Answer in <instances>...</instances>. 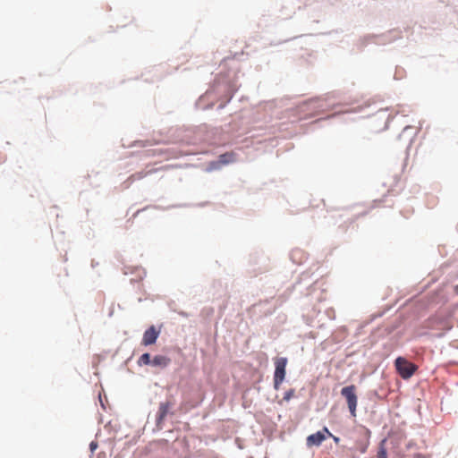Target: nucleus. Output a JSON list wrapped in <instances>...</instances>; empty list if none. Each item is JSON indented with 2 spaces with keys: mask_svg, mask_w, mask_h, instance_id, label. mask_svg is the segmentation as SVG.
<instances>
[{
  "mask_svg": "<svg viewBox=\"0 0 458 458\" xmlns=\"http://www.w3.org/2000/svg\"><path fill=\"white\" fill-rule=\"evenodd\" d=\"M97 266H98V262H97V261H95V260H92V262H91V267H97Z\"/></svg>",
  "mask_w": 458,
  "mask_h": 458,
  "instance_id": "obj_28",
  "label": "nucleus"
},
{
  "mask_svg": "<svg viewBox=\"0 0 458 458\" xmlns=\"http://www.w3.org/2000/svg\"><path fill=\"white\" fill-rule=\"evenodd\" d=\"M332 436V432L327 426H324L321 429L309 435L306 437V445L309 448L318 447L322 443Z\"/></svg>",
  "mask_w": 458,
  "mask_h": 458,
  "instance_id": "obj_8",
  "label": "nucleus"
},
{
  "mask_svg": "<svg viewBox=\"0 0 458 458\" xmlns=\"http://www.w3.org/2000/svg\"><path fill=\"white\" fill-rule=\"evenodd\" d=\"M132 357H133V353H131V356H129V357H128V358H127V359H126V360H124V361L120 365V369H124V368L128 365L129 361L132 359Z\"/></svg>",
  "mask_w": 458,
  "mask_h": 458,
  "instance_id": "obj_25",
  "label": "nucleus"
},
{
  "mask_svg": "<svg viewBox=\"0 0 458 458\" xmlns=\"http://www.w3.org/2000/svg\"><path fill=\"white\" fill-rule=\"evenodd\" d=\"M190 206H191L190 204L182 203V204L171 205L167 208H187Z\"/></svg>",
  "mask_w": 458,
  "mask_h": 458,
  "instance_id": "obj_24",
  "label": "nucleus"
},
{
  "mask_svg": "<svg viewBox=\"0 0 458 458\" xmlns=\"http://www.w3.org/2000/svg\"><path fill=\"white\" fill-rule=\"evenodd\" d=\"M340 98V93L337 91L327 92L322 96L311 98L304 102L311 106L314 111L321 112L333 109L339 104H331V100Z\"/></svg>",
  "mask_w": 458,
  "mask_h": 458,
  "instance_id": "obj_3",
  "label": "nucleus"
},
{
  "mask_svg": "<svg viewBox=\"0 0 458 458\" xmlns=\"http://www.w3.org/2000/svg\"><path fill=\"white\" fill-rule=\"evenodd\" d=\"M237 156L238 155L233 151H225L220 154L216 159L209 161L204 170L207 173L219 171L224 166L235 163Z\"/></svg>",
  "mask_w": 458,
  "mask_h": 458,
  "instance_id": "obj_5",
  "label": "nucleus"
},
{
  "mask_svg": "<svg viewBox=\"0 0 458 458\" xmlns=\"http://www.w3.org/2000/svg\"><path fill=\"white\" fill-rule=\"evenodd\" d=\"M284 380H285L284 378L273 376V386H274V389L276 390V391L279 390L281 385L283 384V382Z\"/></svg>",
  "mask_w": 458,
  "mask_h": 458,
  "instance_id": "obj_18",
  "label": "nucleus"
},
{
  "mask_svg": "<svg viewBox=\"0 0 458 458\" xmlns=\"http://www.w3.org/2000/svg\"><path fill=\"white\" fill-rule=\"evenodd\" d=\"M174 403L169 400L161 402L158 406L157 412L156 414L155 424L157 430H161L164 428V421L168 415H174V411L172 410Z\"/></svg>",
  "mask_w": 458,
  "mask_h": 458,
  "instance_id": "obj_7",
  "label": "nucleus"
},
{
  "mask_svg": "<svg viewBox=\"0 0 458 458\" xmlns=\"http://www.w3.org/2000/svg\"><path fill=\"white\" fill-rule=\"evenodd\" d=\"M399 33H400V31L394 29V30H388L386 33L379 34V35H377V34L366 35L358 41L357 48L360 51H363V49L367 47V45L369 42H374L375 44H377V45H384L386 43L394 42L396 39L401 38L399 36Z\"/></svg>",
  "mask_w": 458,
  "mask_h": 458,
  "instance_id": "obj_2",
  "label": "nucleus"
},
{
  "mask_svg": "<svg viewBox=\"0 0 458 458\" xmlns=\"http://www.w3.org/2000/svg\"><path fill=\"white\" fill-rule=\"evenodd\" d=\"M143 177H144V174L142 173H136V174H131L129 177V180L135 181V180L141 179Z\"/></svg>",
  "mask_w": 458,
  "mask_h": 458,
  "instance_id": "obj_23",
  "label": "nucleus"
},
{
  "mask_svg": "<svg viewBox=\"0 0 458 458\" xmlns=\"http://www.w3.org/2000/svg\"><path fill=\"white\" fill-rule=\"evenodd\" d=\"M387 437H383L379 443L377 452V458H388V451L386 448Z\"/></svg>",
  "mask_w": 458,
  "mask_h": 458,
  "instance_id": "obj_14",
  "label": "nucleus"
},
{
  "mask_svg": "<svg viewBox=\"0 0 458 458\" xmlns=\"http://www.w3.org/2000/svg\"><path fill=\"white\" fill-rule=\"evenodd\" d=\"M143 209H139L135 212V214L133 215V216H136L140 211H142Z\"/></svg>",
  "mask_w": 458,
  "mask_h": 458,
  "instance_id": "obj_30",
  "label": "nucleus"
},
{
  "mask_svg": "<svg viewBox=\"0 0 458 458\" xmlns=\"http://www.w3.org/2000/svg\"><path fill=\"white\" fill-rule=\"evenodd\" d=\"M394 366L398 376L403 380H409L418 370V366L404 356H397Z\"/></svg>",
  "mask_w": 458,
  "mask_h": 458,
  "instance_id": "obj_4",
  "label": "nucleus"
},
{
  "mask_svg": "<svg viewBox=\"0 0 458 458\" xmlns=\"http://www.w3.org/2000/svg\"><path fill=\"white\" fill-rule=\"evenodd\" d=\"M303 255V252L301 250L296 249L291 251L290 253V259L293 263L301 264L303 262L301 256Z\"/></svg>",
  "mask_w": 458,
  "mask_h": 458,
  "instance_id": "obj_17",
  "label": "nucleus"
},
{
  "mask_svg": "<svg viewBox=\"0 0 458 458\" xmlns=\"http://www.w3.org/2000/svg\"><path fill=\"white\" fill-rule=\"evenodd\" d=\"M171 361L172 360L170 357L163 354H157L152 358L151 367L164 369L170 365Z\"/></svg>",
  "mask_w": 458,
  "mask_h": 458,
  "instance_id": "obj_12",
  "label": "nucleus"
},
{
  "mask_svg": "<svg viewBox=\"0 0 458 458\" xmlns=\"http://www.w3.org/2000/svg\"><path fill=\"white\" fill-rule=\"evenodd\" d=\"M404 70L403 68L396 67L395 73L394 75V80H401L403 78V73Z\"/></svg>",
  "mask_w": 458,
  "mask_h": 458,
  "instance_id": "obj_21",
  "label": "nucleus"
},
{
  "mask_svg": "<svg viewBox=\"0 0 458 458\" xmlns=\"http://www.w3.org/2000/svg\"><path fill=\"white\" fill-rule=\"evenodd\" d=\"M287 363L288 359L286 357L276 358V360H275V370L273 376L285 379Z\"/></svg>",
  "mask_w": 458,
  "mask_h": 458,
  "instance_id": "obj_11",
  "label": "nucleus"
},
{
  "mask_svg": "<svg viewBox=\"0 0 458 458\" xmlns=\"http://www.w3.org/2000/svg\"><path fill=\"white\" fill-rule=\"evenodd\" d=\"M123 274L136 276V278L131 279V284L143 280L147 276L146 270L141 267H124Z\"/></svg>",
  "mask_w": 458,
  "mask_h": 458,
  "instance_id": "obj_10",
  "label": "nucleus"
},
{
  "mask_svg": "<svg viewBox=\"0 0 458 458\" xmlns=\"http://www.w3.org/2000/svg\"><path fill=\"white\" fill-rule=\"evenodd\" d=\"M168 305V308H169V310L172 311V312H177L178 310L176 308V303L174 301H171L167 303Z\"/></svg>",
  "mask_w": 458,
  "mask_h": 458,
  "instance_id": "obj_22",
  "label": "nucleus"
},
{
  "mask_svg": "<svg viewBox=\"0 0 458 458\" xmlns=\"http://www.w3.org/2000/svg\"><path fill=\"white\" fill-rule=\"evenodd\" d=\"M363 439L357 440L356 445L360 454H365L369 445V439L371 437V430L366 427H363Z\"/></svg>",
  "mask_w": 458,
  "mask_h": 458,
  "instance_id": "obj_13",
  "label": "nucleus"
},
{
  "mask_svg": "<svg viewBox=\"0 0 458 458\" xmlns=\"http://www.w3.org/2000/svg\"><path fill=\"white\" fill-rule=\"evenodd\" d=\"M329 438H332L336 445H338L341 441V438L337 436H335L333 433L332 436H329Z\"/></svg>",
  "mask_w": 458,
  "mask_h": 458,
  "instance_id": "obj_26",
  "label": "nucleus"
},
{
  "mask_svg": "<svg viewBox=\"0 0 458 458\" xmlns=\"http://www.w3.org/2000/svg\"><path fill=\"white\" fill-rule=\"evenodd\" d=\"M176 313H178L180 316L183 317V318H189L190 317V314L186 311H183V310H178Z\"/></svg>",
  "mask_w": 458,
  "mask_h": 458,
  "instance_id": "obj_27",
  "label": "nucleus"
},
{
  "mask_svg": "<svg viewBox=\"0 0 458 458\" xmlns=\"http://www.w3.org/2000/svg\"><path fill=\"white\" fill-rule=\"evenodd\" d=\"M356 386L353 384L344 386L340 394L346 401L347 407L349 409V412L352 417H356L357 405H358V395L356 393Z\"/></svg>",
  "mask_w": 458,
  "mask_h": 458,
  "instance_id": "obj_6",
  "label": "nucleus"
},
{
  "mask_svg": "<svg viewBox=\"0 0 458 458\" xmlns=\"http://www.w3.org/2000/svg\"><path fill=\"white\" fill-rule=\"evenodd\" d=\"M152 358L153 356L151 355L150 352H143L139 358H138V360H137V365L139 367H142V366H150L151 367V364H152Z\"/></svg>",
  "mask_w": 458,
  "mask_h": 458,
  "instance_id": "obj_15",
  "label": "nucleus"
},
{
  "mask_svg": "<svg viewBox=\"0 0 458 458\" xmlns=\"http://www.w3.org/2000/svg\"><path fill=\"white\" fill-rule=\"evenodd\" d=\"M113 314H114V310H113V309H111V310H110V311H109V313H108V317H112V316H113Z\"/></svg>",
  "mask_w": 458,
  "mask_h": 458,
  "instance_id": "obj_29",
  "label": "nucleus"
},
{
  "mask_svg": "<svg viewBox=\"0 0 458 458\" xmlns=\"http://www.w3.org/2000/svg\"><path fill=\"white\" fill-rule=\"evenodd\" d=\"M161 334V327H157L155 325L149 326L143 333L140 344L147 347L157 343Z\"/></svg>",
  "mask_w": 458,
  "mask_h": 458,
  "instance_id": "obj_9",
  "label": "nucleus"
},
{
  "mask_svg": "<svg viewBox=\"0 0 458 458\" xmlns=\"http://www.w3.org/2000/svg\"><path fill=\"white\" fill-rule=\"evenodd\" d=\"M138 301H139V302H141V301H142V299H141V298H139V299H138Z\"/></svg>",
  "mask_w": 458,
  "mask_h": 458,
  "instance_id": "obj_31",
  "label": "nucleus"
},
{
  "mask_svg": "<svg viewBox=\"0 0 458 458\" xmlns=\"http://www.w3.org/2000/svg\"><path fill=\"white\" fill-rule=\"evenodd\" d=\"M237 89V86L233 84L226 75L222 73L216 74L213 80L210 89L196 100L195 108L204 111L212 109L215 106V100H209L206 104L205 99L209 98L210 95H215V98L217 101H220V104L217 106L216 109L218 111L222 110L226 106L228 103H230Z\"/></svg>",
  "mask_w": 458,
  "mask_h": 458,
  "instance_id": "obj_1",
  "label": "nucleus"
},
{
  "mask_svg": "<svg viewBox=\"0 0 458 458\" xmlns=\"http://www.w3.org/2000/svg\"><path fill=\"white\" fill-rule=\"evenodd\" d=\"M295 390L293 388H290L286 390L284 394L283 400L285 402H289L294 395Z\"/></svg>",
  "mask_w": 458,
  "mask_h": 458,
  "instance_id": "obj_19",
  "label": "nucleus"
},
{
  "mask_svg": "<svg viewBox=\"0 0 458 458\" xmlns=\"http://www.w3.org/2000/svg\"><path fill=\"white\" fill-rule=\"evenodd\" d=\"M413 127L411 126V125H406L402 132L398 135V139L403 137V136H408L410 139H409V146L411 145V141H412V139L416 136L417 132L413 131Z\"/></svg>",
  "mask_w": 458,
  "mask_h": 458,
  "instance_id": "obj_16",
  "label": "nucleus"
},
{
  "mask_svg": "<svg viewBox=\"0 0 458 458\" xmlns=\"http://www.w3.org/2000/svg\"><path fill=\"white\" fill-rule=\"evenodd\" d=\"M98 448V441L93 440V441H91V442L89 443V451H90L91 454H93L96 452V450H97Z\"/></svg>",
  "mask_w": 458,
  "mask_h": 458,
  "instance_id": "obj_20",
  "label": "nucleus"
}]
</instances>
